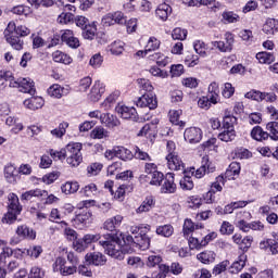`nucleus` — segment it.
I'll use <instances>...</instances> for the list:
<instances>
[{
  "label": "nucleus",
  "mask_w": 278,
  "mask_h": 278,
  "mask_svg": "<svg viewBox=\"0 0 278 278\" xmlns=\"http://www.w3.org/2000/svg\"><path fill=\"white\" fill-rule=\"evenodd\" d=\"M258 248L265 253L278 255V232L273 231L270 238H264L260 241Z\"/></svg>",
  "instance_id": "nucleus-7"
},
{
  "label": "nucleus",
  "mask_w": 278,
  "mask_h": 278,
  "mask_svg": "<svg viewBox=\"0 0 278 278\" xmlns=\"http://www.w3.org/2000/svg\"><path fill=\"white\" fill-rule=\"evenodd\" d=\"M194 229H203V225L202 224L194 225V223H192V219H186L182 228L184 236L188 238L194 231Z\"/></svg>",
  "instance_id": "nucleus-44"
},
{
  "label": "nucleus",
  "mask_w": 278,
  "mask_h": 278,
  "mask_svg": "<svg viewBox=\"0 0 278 278\" xmlns=\"http://www.w3.org/2000/svg\"><path fill=\"white\" fill-rule=\"evenodd\" d=\"M115 111L118 114V116H121V118H124L126 121H136L138 118V112L134 106L117 104Z\"/></svg>",
  "instance_id": "nucleus-12"
},
{
  "label": "nucleus",
  "mask_w": 278,
  "mask_h": 278,
  "mask_svg": "<svg viewBox=\"0 0 278 278\" xmlns=\"http://www.w3.org/2000/svg\"><path fill=\"white\" fill-rule=\"evenodd\" d=\"M4 36L7 42L12 47V49L15 51H23L25 41H23L21 37L14 35V33H8V28L4 30Z\"/></svg>",
  "instance_id": "nucleus-19"
},
{
  "label": "nucleus",
  "mask_w": 278,
  "mask_h": 278,
  "mask_svg": "<svg viewBox=\"0 0 278 278\" xmlns=\"http://www.w3.org/2000/svg\"><path fill=\"white\" fill-rule=\"evenodd\" d=\"M151 60H154L159 66H167V64H170V58L164 55L162 52L152 54Z\"/></svg>",
  "instance_id": "nucleus-49"
},
{
  "label": "nucleus",
  "mask_w": 278,
  "mask_h": 278,
  "mask_svg": "<svg viewBox=\"0 0 278 278\" xmlns=\"http://www.w3.org/2000/svg\"><path fill=\"white\" fill-rule=\"evenodd\" d=\"M161 45H162V41H160V39H157L156 37L152 36L148 39L146 49L149 53H151V51H157Z\"/></svg>",
  "instance_id": "nucleus-51"
},
{
  "label": "nucleus",
  "mask_w": 278,
  "mask_h": 278,
  "mask_svg": "<svg viewBox=\"0 0 278 278\" xmlns=\"http://www.w3.org/2000/svg\"><path fill=\"white\" fill-rule=\"evenodd\" d=\"M197 260L198 262H201V264H214V262H216V252L212 250L200 252L199 254H197Z\"/></svg>",
  "instance_id": "nucleus-27"
},
{
  "label": "nucleus",
  "mask_w": 278,
  "mask_h": 278,
  "mask_svg": "<svg viewBox=\"0 0 278 278\" xmlns=\"http://www.w3.org/2000/svg\"><path fill=\"white\" fill-rule=\"evenodd\" d=\"M166 151L167 154L165 156V160L167 162V167L169 170H185L184 161L181 157H179V154L177 153V146L175 144V141H167L166 143Z\"/></svg>",
  "instance_id": "nucleus-2"
},
{
  "label": "nucleus",
  "mask_w": 278,
  "mask_h": 278,
  "mask_svg": "<svg viewBox=\"0 0 278 278\" xmlns=\"http://www.w3.org/2000/svg\"><path fill=\"white\" fill-rule=\"evenodd\" d=\"M155 207V200L152 195L147 197L141 205L136 210L137 214H144V212H151Z\"/></svg>",
  "instance_id": "nucleus-38"
},
{
  "label": "nucleus",
  "mask_w": 278,
  "mask_h": 278,
  "mask_svg": "<svg viewBox=\"0 0 278 278\" xmlns=\"http://www.w3.org/2000/svg\"><path fill=\"white\" fill-rule=\"evenodd\" d=\"M121 97L119 91H114L109 97L105 98V100L100 104V108L104 110L105 112L112 110L114 105H116V101H118V98Z\"/></svg>",
  "instance_id": "nucleus-28"
},
{
  "label": "nucleus",
  "mask_w": 278,
  "mask_h": 278,
  "mask_svg": "<svg viewBox=\"0 0 278 278\" xmlns=\"http://www.w3.org/2000/svg\"><path fill=\"white\" fill-rule=\"evenodd\" d=\"M185 64L188 68H194V66H199V55L189 53L185 56Z\"/></svg>",
  "instance_id": "nucleus-63"
},
{
  "label": "nucleus",
  "mask_w": 278,
  "mask_h": 278,
  "mask_svg": "<svg viewBox=\"0 0 278 278\" xmlns=\"http://www.w3.org/2000/svg\"><path fill=\"white\" fill-rule=\"evenodd\" d=\"M15 233L17 238L21 240H36V230L34 228H29L27 225H20L17 226Z\"/></svg>",
  "instance_id": "nucleus-17"
},
{
  "label": "nucleus",
  "mask_w": 278,
  "mask_h": 278,
  "mask_svg": "<svg viewBox=\"0 0 278 278\" xmlns=\"http://www.w3.org/2000/svg\"><path fill=\"white\" fill-rule=\"evenodd\" d=\"M175 232V229L173 228L172 225H163L156 227V233L157 236H162L163 238H170L173 233Z\"/></svg>",
  "instance_id": "nucleus-50"
},
{
  "label": "nucleus",
  "mask_w": 278,
  "mask_h": 278,
  "mask_svg": "<svg viewBox=\"0 0 278 278\" xmlns=\"http://www.w3.org/2000/svg\"><path fill=\"white\" fill-rule=\"evenodd\" d=\"M266 129L269 131L268 136L271 140H278V122L267 123Z\"/></svg>",
  "instance_id": "nucleus-59"
},
{
  "label": "nucleus",
  "mask_w": 278,
  "mask_h": 278,
  "mask_svg": "<svg viewBox=\"0 0 278 278\" xmlns=\"http://www.w3.org/2000/svg\"><path fill=\"white\" fill-rule=\"evenodd\" d=\"M26 255L33 260H38L42 255V247L40 245H30L26 249Z\"/></svg>",
  "instance_id": "nucleus-54"
},
{
  "label": "nucleus",
  "mask_w": 278,
  "mask_h": 278,
  "mask_svg": "<svg viewBox=\"0 0 278 278\" xmlns=\"http://www.w3.org/2000/svg\"><path fill=\"white\" fill-rule=\"evenodd\" d=\"M61 40L71 49H78L79 47V39L75 37V33H73L71 29L63 30Z\"/></svg>",
  "instance_id": "nucleus-18"
},
{
  "label": "nucleus",
  "mask_w": 278,
  "mask_h": 278,
  "mask_svg": "<svg viewBox=\"0 0 278 278\" xmlns=\"http://www.w3.org/2000/svg\"><path fill=\"white\" fill-rule=\"evenodd\" d=\"M7 34H16L22 38H25V36H29L31 34V29L25 25L16 26L14 22H10L7 26Z\"/></svg>",
  "instance_id": "nucleus-21"
},
{
  "label": "nucleus",
  "mask_w": 278,
  "mask_h": 278,
  "mask_svg": "<svg viewBox=\"0 0 278 278\" xmlns=\"http://www.w3.org/2000/svg\"><path fill=\"white\" fill-rule=\"evenodd\" d=\"M137 108H149V110H155L157 108V99L153 93H143L136 101Z\"/></svg>",
  "instance_id": "nucleus-14"
},
{
  "label": "nucleus",
  "mask_w": 278,
  "mask_h": 278,
  "mask_svg": "<svg viewBox=\"0 0 278 278\" xmlns=\"http://www.w3.org/2000/svg\"><path fill=\"white\" fill-rule=\"evenodd\" d=\"M4 178L8 181V184H16L21 179L16 166L12 164H7L4 166Z\"/></svg>",
  "instance_id": "nucleus-23"
},
{
  "label": "nucleus",
  "mask_w": 278,
  "mask_h": 278,
  "mask_svg": "<svg viewBox=\"0 0 278 278\" xmlns=\"http://www.w3.org/2000/svg\"><path fill=\"white\" fill-rule=\"evenodd\" d=\"M224 40L225 41H212V45L215 49H218L220 53H231V51H233V43L236 42L233 34L226 33L224 35Z\"/></svg>",
  "instance_id": "nucleus-8"
},
{
  "label": "nucleus",
  "mask_w": 278,
  "mask_h": 278,
  "mask_svg": "<svg viewBox=\"0 0 278 278\" xmlns=\"http://www.w3.org/2000/svg\"><path fill=\"white\" fill-rule=\"evenodd\" d=\"M9 86L10 88H18L20 92H24L26 94H36V86L31 78H12Z\"/></svg>",
  "instance_id": "nucleus-5"
},
{
  "label": "nucleus",
  "mask_w": 278,
  "mask_h": 278,
  "mask_svg": "<svg viewBox=\"0 0 278 278\" xmlns=\"http://www.w3.org/2000/svg\"><path fill=\"white\" fill-rule=\"evenodd\" d=\"M99 244L104 249V253L114 260H125V255L134 252V237L126 233H121L119 238L104 235Z\"/></svg>",
  "instance_id": "nucleus-1"
},
{
  "label": "nucleus",
  "mask_w": 278,
  "mask_h": 278,
  "mask_svg": "<svg viewBox=\"0 0 278 278\" xmlns=\"http://www.w3.org/2000/svg\"><path fill=\"white\" fill-rule=\"evenodd\" d=\"M157 123H160V119L155 118L152 124H146L138 132V136L147 138V140L153 142V140H155V136H157V130H155Z\"/></svg>",
  "instance_id": "nucleus-15"
},
{
  "label": "nucleus",
  "mask_w": 278,
  "mask_h": 278,
  "mask_svg": "<svg viewBox=\"0 0 278 278\" xmlns=\"http://www.w3.org/2000/svg\"><path fill=\"white\" fill-rule=\"evenodd\" d=\"M193 49L201 58H207V45L203 40L193 41Z\"/></svg>",
  "instance_id": "nucleus-47"
},
{
  "label": "nucleus",
  "mask_w": 278,
  "mask_h": 278,
  "mask_svg": "<svg viewBox=\"0 0 278 278\" xmlns=\"http://www.w3.org/2000/svg\"><path fill=\"white\" fill-rule=\"evenodd\" d=\"M66 129H68V123L62 122L59 124V126L50 131L51 136L53 138H58L59 140H62L64 136H66Z\"/></svg>",
  "instance_id": "nucleus-43"
},
{
  "label": "nucleus",
  "mask_w": 278,
  "mask_h": 278,
  "mask_svg": "<svg viewBox=\"0 0 278 278\" xmlns=\"http://www.w3.org/2000/svg\"><path fill=\"white\" fill-rule=\"evenodd\" d=\"M81 149L83 146L79 142H71L65 147V157L70 166L77 167L81 164L84 160Z\"/></svg>",
  "instance_id": "nucleus-3"
},
{
  "label": "nucleus",
  "mask_w": 278,
  "mask_h": 278,
  "mask_svg": "<svg viewBox=\"0 0 278 278\" xmlns=\"http://www.w3.org/2000/svg\"><path fill=\"white\" fill-rule=\"evenodd\" d=\"M150 231L151 226L149 224H140L139 236H135L132 249L134 247H139V249H142V251L149 249V247L151 245V238H149L147 233H149Z\"/></svg>",
  "instance_id": "nucleus-4"
},
{
  "label": "nucleus",
  "mask_w": 278,
  "mask_h": 278,
  "mask_svg": "<svg viewBox=\"0 0 278 278\" xmlns=\"http://www.w3.org/2000/svg\"><path fill=\"white\" fill-rule=\"evenodd\" d=\"M65 266H66V258L59 256L52 264V270L53 273H60V275H62Z\"/></svg>",
  "instance_id": "nucleus-56"
},
{
  "label": "nucleus",
  "mask_w": 278,
  "mask_h": 278,
  "mask_svg": "<svg viewBox=\"0 0 278 278\" xmlns=\"http://www.w3.org/2000/svg\"><path fill=\"white\" fill-rule=\"evenodd\" d=\"M222 17L226 23H238V21H240V15L233 11H225Z\"/></svg>",
  "instance_id": "nucleus-62"
},
{
  "label": "nucleus",
  "mask_w": 278,
  "mask_h": 278,
  "mask_svg": "<svg viewBox=\"0 0 278 278\" xmlns=\"http://www.w3.org/2000/svg\"><path fill=\"white\" fill-rule=\"evenodd\" d=\"M235 93L236 88L233 87V85H231V83L224 84V86L222 87V97H224V99H231L232 94Z\"/></svg>",
  "instance_id": "nucleus-60"
},
{
  "label": "nucleus",
  "mask_w": 278,
  "mask_h": 278,
  "mask_svg": "<svg viewBox=\"0 0 278 278\" xmlns=\"http://www.w3.org/2000/svg\"><path fill=\"white\" fill-rule=\"evenodd\" d=\"M240 169H241L240 163L238 162L230 163V165L228 166L225 173V179H228L229 181L236 179V177L240 175Z\"/></svg>",
  "instance_id": "nucleus-36"
},
{
  "label": "nucleus",
  "mask_w": 278,
  "mask_h": 278,
  "mask_svg": "<svg viewBox=\"0 0 278 278\" xmlns=\"http://www.w3.org/2000/svg\"><path fill=\"white\" fill-rule=\"evenodd\" d=\"M123 215H115L111 218H108L104 224L103 228L106 231H116L121 225H123Z\"/></svg>",
  "instance_id": "nucleus-25"
},
{
  "label": "nucleus",
  "mask_w": 278,
  "mask_h": 278,
  "mask_svg": "<svg viewBox=\"0 0 278 278\" xmlns=\"http://www.w3.org/2000/svg\"><path fill=\"white\" fill-rule=\"evenodd\" d=\"M127 23V16L123 11H114L106 13L102 17L103 27H112V25H125Z\"/></svg>",
  "instance_id": "nucleus-6"
},
{
  "label": "nucleus",
  "mask_w": 278,
  "mask_h": 278,
  "mask_svg": "<svg viewBox=\"0 0 278 278\" xmlns=\"http://www.w3.org/2000/svg\"><path fill=\"white\" fill-rule=\"evenodd\" d=\"M256 60L260 64H273L275 62V54L270 52H258L256 53Z\"/></svg>",
  "instance_id": "nucleus-48"
},
{
  "label": "nucleus",
  "mask_w": 278,
  "mask_h": 278,
  "mask_svg": "<svg viewBox=\"0 0 278 278\" xmlns=\"http://www.w3.org/2000/svg\"><path fill=\"white\" fill-rule=\"evenodd\" d=\"M79 190V182L77 181H66L61 185V192L63 194H75Z\"/></svg>",
  "instance_id": "nucleus-41"
},
{
  "label": "nucleus",
  "mask_w": 278,
  "mask_h": 278,
  "mask_svg": "<svg viewBox=\"0 0 278 278\" xmlns=\"http://www.w3.org/2000/svg\"><path fill=\"white\" fill-rule=\"evenodd\" d=\"M244 266H247V254H241L238 260L231 264L229 273H231V275H238V273L242 271Z\"/></svg>",
  "instance_id": "nucleus-29"
},
{
  "label": "nucleus",
  "mask_w": 278,
  "mask_h": 278,
  "mask_svg": "<svg viewBox=\"0 0 278 278\" xmlns=\"http://www.w3.org/2000/svg\"><path fill=\"white\" fill-rule=\"evenodd\" d=\"M75 223L83 225V227L90 225V223H92V213L90 211H85L78 214L75 218Z\"/></svg>",
  "instance_id": "nucleus-45"
},
{
  "label": "nucleus",
  "mask_w": 278,
  "mask_h": 278,
  "mask_svg": "<svg viewBox=\"0 0 278 278\" xmlns=\"http://www.w3.org/2000/svg\"><path fill=\"white\" fill-rule=\"evenodd\" d=\"M45 105V99L42 97H31L30 99L24 100V106L27 110H40Z\"/></svg>",
  "instance_id": "nucleus-31"
},
{
  "label": "nucleus",
  "mask_w": 278,
  "mask_h": 278,
  "mask_svg": "<svg viewBox=\"0 0 278 278\" xmlns=\"http://www.w3.org/2000/svg\"><path fill=\"white\" fill-rule=\"evenodd\" d=\"M247 218L251 220V214L247 211L237 213L235 225L240 231L244 233H249L251 231V223H247V220L242 219Z\"/></svg>",
  "instance_id": "nucleus-13"
},
{
  "label": "nucleus",
  "mask_w": 278,
  "mask_h": 278,
  "mask_svg": "<svg viewBox=\"0 0 278 278\" xmlns=\"http://www.w3.org/2000/svg\"><path fill=\"white\" fill-rule=\"evenodd\" d=\"M115 149L116 157H118L119 160H123L124 162H127V160H134V153H131L129 149L123 146H117L115 147Z\"/></svg>",
  "instance_id": "nucleus-46"
},
{
  "label": "nucleus",
  "mask_w": 278,
  "mask_h": 278,
  "mask_svg": "<svg viewBox=\"0 0 278 278\" xmlns=\"http://www.w3.org/2000/svg\"><path fill=\"white\" fill-rule=\"evenodd\" d=\"M100 123L105 125V127H109V129H114V127H118L121 125L118 117L110 113H103L100 117Z\"/></svg>",
  "instance_id": "nucleus-26"
},
{
  "label": "nucleus",
  "mask_w": 278,
  "mask_h": 278,
  "mask_svg": "<svg viewBox=\"0 0 278 278\" xmlns=\"http://www.w3.org/2000/svg\"><path fill=\"white\" fill-rule=\"evenodd\" d=\"M263 31L267 36H273L278 31V20L276 18H267L263 25Z\"/></svg>",
  "instance_id": "nucleus-33"
},
{
  "label": "nucleus",
  "mask_w": 278,
  "mask_h": 278,
  "mask_svg": "<svg viewBox=\"0 0 278 278\" xmlns=\"http://www.w3.org/2000/svg\"><path fill=\"white\" fill-rule=\"evenodd\" d=\"M83 37L85 40H92L97 34V25H87L83 28Z\"/></svg>",
  "instance_id": "nucleus-55"
},
{
  "label": "nucleus",
  "mask_w": 278,
  "mask_h": 278,
  "mask_svg": "<svg viewBox=\"0 0 278 278\" xmlns=\"http://www.w3.org/2000/svg\"><path fill=\"white\" fill-rule=\"evenodd\" d=\"M28 278H45V269L33 266L29 270Z\"/></svg>",
  "instance_id": "nucleus-64"
},
{
  "label": "nucleus",
  "mask_w": 278,
  "mask_h": 278,
  "mask_svg": "<svg viewBox=\"0 0 278 278\" xmlns=\"http://www.w3.org/2000/svg\"><path fill=\"white\" fill-rule=\"evenodd\" d=\"M48 94L49 97H52L53 99H62L63 97H66L68 94V88L62 87V85L54 84L48 88Z\"/></svg>",
  "instance_id": "nucleus-24"
},
{
  "label": "nucleus",
  "mask_w": 278,
  "mask_h": 278,
  "mask_svg": "<svg viewBox=\"0 0 278 278\" xmlns=\"http://www.w3.org/2000/svg\"><path fill=\"white\" fill-rule=\"evenodd\" d=\"M181 114H184V111H181V109L178 110H170L168 112V116H169V122L173 125H177L178 127H186V122L184 121H179V118L181 117Z\"/></svg>",
  "instance_id": "nucleus-37"
},
{
  "label": "nucleus",
  "mask_w": 278,
  "mask_h": 278,
  "mask_svg": "<svg viewBox=\"0 0 278 278\" xmlns=\"http://www.w3.org/2000/svg\"><path fill=\"white\" fill-rule=\"evenodd\" d=\"M85 262L90 266H104L108 258L100 252L87 253L85 256Z\"/></svg>",
  "instance_id": "nucleus-20"
},
{
  "label": "nucleus",
  "mask_w": 278,
  "mask_h": 278,
  "mask_svg": "<svg viewBox=\"0 0 278 278\" xmlns=\"http://www.w3.org/2000/svg\"><path fill=\"white\" fill-rule=\"evenodd\" d=\"M62 229H64V236L68 240H77V231L73 230L72 228H68V224L66 222L60 223Z\"/></svg>",
  "instance_id": "nucleus-58"
},
{
  "label": "nucleus",
  "mask_w": 278,
  "mask_h": 278,
  "mask_svg": "<svg viewBox=\"0 0 278 278\" xmlns=\"http://www.w3.org/2000/svg\"><path fill=\"white\" fill-rule=\"evenodd\" d=\"M91 138L93 140H103V138H108V130L101 126H97L91 131Z\"/></svg>",
  "instance_id": "nucleus-57"
},
{
  "label": "nucleus",
  "mask_w": 278,
  "mask_h": 278,
  "mask_svg": "<svg viewBox=\"0 0 278 278\" xmlns=\"http://www.w3.org/2000/svg\"><path fill=\"white\" fill-rule=\"evenodd\" d=\"M173 40H186L188 38V30L186 28L176 27L172 30Z\"/></svg>",
  "instance_id": "nucleus-53"
},
{
  "label": "nucleus",
  "mask_w": 278,
  "mask_h": 278,
  "mask_svg": "<svg viewBox=\"0 0 278 278\" xmlns=\"http://www.w3.org/2000/svg\"><path fill=\"white\" fill-rule=\"evenodd\" d=\"M251 138L257 142H262L263 140H268L269 135L261 126H255L251 131Z\"/></svg>",
  "instance_id": "nucleus-42"
},
{
  "label": "nucleus",
  "mask_w": 278,
  "mask_h": 278,
  "mask_svg": "<svg viewBox=\"0 0 278 278\" xmlns=\"http://www.w3.org/2000/svg\"><path fill=\"white\" fill-rule=\"evenodd\" d=\"M106 51L111 53V55H121L125 52V42L121 40H115L111 45L108 46Z\"/></svg>",
  "instance_id": "nucleus-34"
},
{
  "label": "nucleus",
  "mask_w": 278,
  "mask_h": 278,
  "mask_svg": "<svg viewBox=\"0 0 278 278\" xmlns=\"http://www.w3.org/2000/svg\"><path fill=\"white\" fill-rule=\"evenodd\" d=\"M161 194H175L177 192V185L175 184V174L167 173L161 184Z\"/></svg>",
  "instance_id": "nucleus-10"
},
{
  "label": "nucleus",
  "mask_w": 278,
  "mask_h": 278,
  "mask_svg": "<svg viewBox=\"0 0 278 278\" xmlns=\"http://www.w3.org/2000/svg\"><path fill=\"white\" fill-rule=\"evenodd\" d=\"M103 94H105V84L101 83V80H96L88 93V100L91 103H97L101 101Z\"/></svg>",
  "instance_id": "nucleus-9"
},
{
  "label": "nucleus",
  "mask_w": 278,
  "mask_h": 278,
  "mask_svg": "<svg viewBox=\"0 0 278 278\" xmlns=\"http://www.w3.org/2000/svg\"><path fill=\"white\" fill-rule=\"evenodd\" d=\"M218 138L222 142H233V140H236V128H224V130L218 134Z\"/></svg>",
  "instance_id": "nucleus-39"
},
{
  "label": "nucleus",
  "mask_w": 278,
  "mask_h": 278,
  "mask_svg": "<svg viewBox=\"0 0 278 278\" xmlns=\"http://www.w3.org/2000/svg\"><path fill=\"white\" fill-rule=\"evenodd\" d=\"M52 60L58 64H65V65L73 64V58H71V55L60 50H56L52 53Z\"/></svg>",
  "instance_id": "nucleus-35"
},
{
  "label": "nucleus",
  "mask_w": 278,
  "mask_h": 278,
  "mask_svg": "<svg viewBox=\"0 0 278 278\" xmlns=\"http://www.w3.org/2000/svg\"><path fill=\"white\" fill-rule=\"evenodd\" d=\"M184 138L186 142H189L190 144H197L202 140L203 131L201 130V128L198 127H189L186 128L184 132Z\"/></svg>",
  "instance_id": "nucleus-11"
},
{
  "label": "nucleus",
  "mask_w": 278,
  "mask_h": 278,
  "mask_svg": "<svg viewBox=\"0 0 278 278\" xmlns=\"http://www.w3.org/2000/svg\"><path fill=\"white\" fill-rule=\"evenodd\" d=\"M215 170L216 166L210 162V156L205 155L202 157V165L195 170L194 177L202 179V177H205V173H214Z\"/></svg>",
  "instance_id": "nucleus-16"
},
{
  "label": "nucleus",
  "mask_w": 278,
  "mask_h": 278,
  "mask_svg": "<svg viewBox=\"0 0 278 278\" xmlns=\"http://www.w3.org/2000/svg\"><path fill=\"white\" fill-rule=\"evenodd\" d=\"M202 201L199 195H190L187 198V205L191 210H199L201 207Z\"/></svg>",
  "instance_id": "nucleus-61"
},
{
  "label": "nucleus",
  "mask_w": 278,
  "mask_h": 278,
  "mask_svg": "<svg viewBox=\"0 0 278 278\" xmlns=\"http://www.w3.org/2000/svg\"><path fill=\"white\" fill-rule=\"evenodd\" d=\"M47 190L31 189L22 193V201H31V199H40V197H47Z\"/></svg>",
  "instance_id": "nucleus-30"
},
{
  "label": "nucleus",
  "mask_w": 278,
  "mask_h": 278,
  "mask_svg": "<svg viewBox=\"0 0 278 278\" xmlns=\"http://www.w3.org/2000/svg\"><path fill=\"white\" fill-rule=\"evenodd\" d=\"M11 12L17 16H31V8L27 5H16Z\"/></svg>",
  "instance_id": "nucleus-52"
},
{
  "label": "nucleus",
  "mask_w": 278,
  "mask_h": 278,
  "mask_svg": "<svg viewBox=\"0 0 278 278\" xmlns=\"http://www.w3.org/2000/svg\"><path fill=\"white\" fill-rule=\"evenodd\" d=\"M173 14V8L167 3H161L157 5L155 10V16L162 23H166L168 21V16Z\"/></svg>",
  "instance_id": "nucleus-22"
},
{
  "label": "nucleus",
  "mask_w": 278,
  "mask_h": 278,
  "mask_svg": "<svg viewBox=\"0 0 278 278\" xmlns=\"http://www.w3.org/2000/svg\"><path fill=\"white\" fill-rule=\"evenodd\" d=\"M80 194H84L88 198L98 197L99 187H97V184L90 182L80 189Z\"/></svg>",
  "instance_id": "nucleus-40"
},
{
  "label": "nucleus",
  "mask_w": 278,
  "mask_h": 278,
  "mask_svg": "<svg viewBox=\"0 0 278 278\" xmlns=\"http://www.w3.org/2000/svg\"><path fill=\"white\" fill-rule=\"evenodd\" d=\"M8 210H11L13 212H15L16 214H21V212H23V206L21 205V202L18 200V195H16L15 193H10L8 195Z\"/></svg>",
  "instance_id": "nucleus-32"
}]
</instances>
